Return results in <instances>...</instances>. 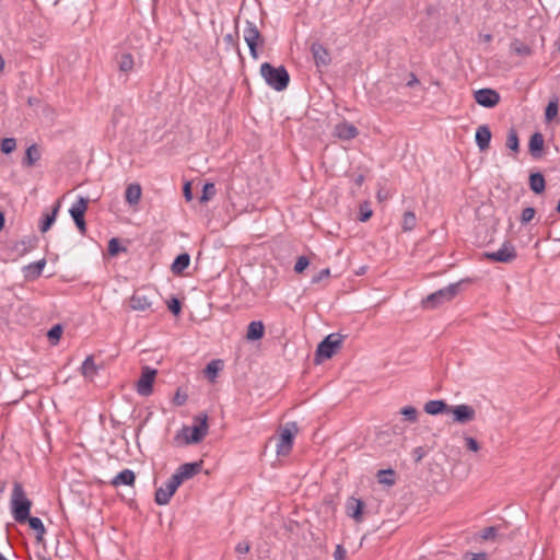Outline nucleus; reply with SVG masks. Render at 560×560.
Instances as JSON below:
<instances>
[{
    "label": "nucleus",
    "mask_w": 560,
    "mask_h": 560,
    "mask_svg": "<svg viewBox=\"0 0 560 560\" xmlns=\"http://www.w3.org/2000/svg\"><path fill=\"white\" fill-rule=\"evenodd\" d=\"M215 195V186L212 183H207L203 186L202 195L200 197V202H206L210 200Z\"/></svg>",
    "instance_id": "c03bdc74"
},
{
    "label": "nucleus",
    "mask_w": 560,
    "mask_h": 560,
    "mask_svg": "<svg viewBox=\"0 0 560 560\" xmlns=\"http://www.w3.org/2000/svg\"><path fill=\"white\" fill-rule=\"evenodd\" d=\"M4 65H5L4 59L2 58V56H0V72L3 71Z\"/></svg>",
    "instance_id": "338daca9"
},
{
    "label": "nucleus",
    "mask_w": 560,
    "mask_h": 560,
    "mask_svg": "<svg viewBox=\"0 0 560 560\" xmlns=\"http://www.w3.org/2000/svg\"><path fill=\"white\" fill-rule=\"evenodd\" d=\"M544 143L542 133L535 132L532 135L528 142V151L534 159H540L542 156Z\"/></svg>",
    "instance_id": "a211bd4d"
},
{
    "label": "nucleus",
    "mask_w": 560,
    "mask_h": 560,
    "mask_svg": "<svg viewBox=\"0 0 560 560\" xmlns=\"http://www.w3.org/2000/svg\"><path fill=\"white\" fill-rule=\"evenodd\" d=\"M417 224V217L413 211H406L402 217L401 229L405 232H410Z\"/></svg>",
    "instance_id": "72a5a7b5"
},
{
    "label": "nucleus",
    "mask_w": 560,
    "mask_h": 560,
    "mask_svg": "<svg viewBox=\"0 0 560 560\" xmlns=\"http://www.w3.org/2000/svg\"><path fill=\"white\" fill-rule=\"evenodd\" d=\"M365 504L362 500L354 497L348 498L346 502V513L349 517L353 518L357 523L363 521V509Z\"/></svg>",
    "instance_id": "dca6fc26"
},
{
    "label": "nucleus",
    "mask_w": 560,
    "mask_h": 560,
    "mask_svg": "<svg viewBox=\"0 0 560 560\" xmlns=\"http://www.w3.org/2000/svg\"><path fill=\"white\" fill-rule=\"evenodd\" d=\"M342 340L343 337L340 334L328 335L317 347L315 362L320 363L323 359H330L341 347Z\"/></svg>",
    "instance_id": "39448f33"
},
{
    "label": "nucleus",
    "mask_w": 560,
    "mask_h": 560,
    "mask_svg": "<svg viewBox=\"0 0 560 560\" xmlns=\"http://www.w3.org/2000/svg\"><path fill=\"white\" fill-rule=\"evenodd\" d=\"M510 47L512 52L518 56L526 57L533 54V49L527 44L521 42L520 39L512 40Z\"/></svg>",
    "instance_id": "2f4dec72"
},
{
    "label": "nucleus",
    "mask_w": 560,
    "mask_h": 560,
    "mask_svg": "<svg viewBox=\"0 0 560 560\" xmlns=\"http://www.w3.org/2000/svg\"><path fill=\"white\" fill-rule=\"evenodd\" d=\"M476 143L481 151L489 148L491 141V131L487 125H481L476 130Z\"/></svg>",
    "instance_id": "6ab92c4d"
},
{
    "label": "nucleus",
    "mask_w": 560,
    "mask_h": 560,
    "mask_svg": "<svg viewBox=\"0 0 560 560\" xmlns=\"http://www.w3.org/2000/svg\"><path fill=\"white\" fill-rule=\"evenodd\" d=\"M265 326L260 320L250 322L247 327L246 338L252 341L259 340L264 337Z\"/></svg>",
    "instance_id": "5701e85b"
},
{
    "label": "nucleus",
    "mask_w": 560,
    "mask_h": 560,
    "mask_svg": "<svg viewBox=\"0 0 560 560\" xmlns=\"http://www.w3.org/2000/svg\"><path fill=\"white\" fill-rule=\"evenodd\" d=\"M208 416L198 413L194 417V425H184L175 435V441L185 445L200 443L208 434Z\"/></svg>",
    "instance_id": "f257e3e1"
},
{
    "label": "nucleus",
    "mask_w": 560,
    "mask_h": 560,
    "mask_svg": "<svg viewBox=\"0 0 560 560\" xmlns=\"http://www.w3.org/2000/svg\"><path fill=\"white\" fill-rule=\"evenodd\" d=\"M412 455H413L415 462L419 463L424 456V451L421 446L416 447L412 452Z\"/></svg>",
    "instance_id": "13d9d810"
},
{
    "label": "nucleus",
    "mask_w": 560,
    "mask_h": 560,
    "mask_svg": "<svg viewBox=\"0 0 560 560\" xmlns=\"http://www.w3.org/2000/svg\"><path fill=\"white\" fill-rule=\"evenodd\" d=\"M448 412L453 413L454 422L460 424L469 423L476 419V410L466 404L451 406Z\"/></svg>",
    "instance_id": "4468645a"
},
{
    "label": "nucleus",
    "mask_w": 560,
    "mask_h": 560,
    "mask_svg": "<svg viewBox=\"0 0 560 560\" xmlns=\"http://www.w3.org/2000/svg\"><path fill=\"white\" fill-rule=\"evenodd\" d=\"M190 262V256L187 253L179 254L172 264V271L175 275L182 273Z\"/></svg>",
    "instance_id": "cd10ccee"
},
{
    "label": "nucleus",
    "mask_w": 560,
    "mask_h": 560,
    "mask_svg": "<svg viewBox=\"0 0 560 560\" xmlns=\"http://www.w3.org/2000/svg\"><path fill=\"white\" fill-rule=\"evenodd\" d=\"M118 68L121 72H129L133 68V58L131 54H122L118 62Z\"/></svg>",
    "instance_id": "4c0bfd02"
},
{
    "label": "nucleus",
    "mask_w": 560,
    "mask_h": 560,
    "mask_svg": "<svg viewBox=\"0 0 560 560\" xmlns=\"http://www.w3.org/2000/svg\"><path fill=\"white\" fill-rule=\"evenodd\" d=\"M465 442L467 448L471 452H477L480 448L479 443L471 436H466Z\"/></svg>",
    "instance_id": "3c124183"
},
{
    "label": "nucleus",
    "mask_w": 560,
    "mask_h": 560,
    "mask_svg": "<svg viewBox=\"0 0 560 560\" xmlns=\"http://www.w3.org/2000/svg\"><path fill=\"white\" fill-rule=\"evenodd\" d=\"M224 42L228 43V44H233L234 43V37L232 34H226L224 36Z\"/></svg>",
    "instance_id": "680f3d73"
},
{
    "label": "nucleus",
    "mask_w": 560,
    "mask_h": 560,
    "mask_svg": "<svg viewBox=\"0 0 560 560\" xmlns=\"http://www.w3.org/2000/svg\"><path fill=\"white\" fill-rule=\"evenodd\" d=\"M311 52L317 68L327 67L331 62L330 54L320 43H313Z\"/></svg>",
    "instance_id": "f3484780"
},
{
    "label": "nucleus",
    "mask_w": 560,
    "mask_h": 560,
    "mask_svg": "<svg viewBox=\"0 0 560 560\" xmlns=\"http://www.w3.org/2000/svg\"><path fill=\"white\" fill-rule=\"evenodd\" d=\"M395 476H396V472L392 468L381 469L377 471V481L381 485L392 487L396 482Z\"/></svg>",
    "instance_id": "c756f323"
},
{
    "label": "nucleus",
    "mask_w": 560,
    "mask_h": 560,
    "mask_svg": "<svg viewBox=\"0 0 560 560\" xmlns=\"http://www.w3.org/2000/svg\"><path fill=\"white\" fill-rule=\"evenodd\" d=\"M359 131L352 124L342 122L336 126V135L339 139L350 140L358 136Z\"/></svg>",
    "instance_id": "aec40b11"
},
{
    "label": "nucleus",
    "mask_w": 560,
    "mask_h": 560,
    "mask_svg": "<svg viewBox=\"0 0 560 560\" xmlns=\"http://www.w3.org/2000/svg\"><path fill=\"white\" fill-rule=\"evenodd\" d=\"M535 214H536V210L533 207H527V208L523 209V211L521 213V223L522 224L529 223L534 219Z\"/></svg>",
    "instance_id": "49530a36"
},
{
    "label": "nucleus",
    "mask_w": 560,
    "mask_h": 560,
    "mask_svg": "<svg viewBox=\"0 0 560 560\" xmlns=\"http://www.w3.org/2000/svg\"><path fill=\"white\" fill-rule=\"evenodd\" d=\"M363 180H364V176H363V175H359V176L355 178V183H357L358 185H361V184L363 183Z\"/></svg>",
    "instance_id": "69168bd1"
},
{
    "label": "nucleus",
    "mask_w": 560,
    "mask_h": 560,
    "mask_svg": "<svg viewBox=\"0 0 560 560\" xmlns=\"http://www.w3.org/2000/svg\"><path fill=\"white\" fill-rule=\"evenodd\" d=\"M372 217V210L369 209V208H363L361 207L360 208V217H359V220L361 222H365L368 221L370 218Z\"/></svg>",
    "instance_id": "5fc2aeb1"
},
{
    "label": "nucleus",
    "mask_w": 560,
    "mask_h": 560,
    "mask_svg": "<svg viewBox=\"0 0 560 560\" xmlns=\"http://www.w3.org/2000/svg\"><path fill=\"white\" fill-rule=\"evenodd\" d=\"M296 431L298 429L294 422L288 423L287 427L281 431L280 438L277 442L278 456H287L290 454Z\"/></svg>",
    "instance_id": "1a4fd4ad"
},
{
    "label": "nucleus",
    "mask_w": 560,
    "mask_h": 560,
    "mask_svg": "<svg viewBox=\"0 0 560 560\" xmlns=\"http://www.w3.org/2000/svg\"><path fill=\"white\" fill-rule=\"evenodd\" d=\"M260 75L267 85L278 92L285 90L290 82L289 72L283 66L273 67L269 62L261 63Z\"/></svg>",
    "instance_id": "f03ea898"
},
{
    "label": "nucleus",
    "mask_w": 560,
    "mask_h": 560,
    "mask_svg": "<svg viewBox=\"0 0 560 560\" xmlns=\"http://www.w3.org/2000/svg\"><path fill=\"white\" fill-rule=\"evenodd\" d=\"M465 280L451 283L445 288H442L422 300V307L425 310H433L440 305L453 300L459 292L460 285Z\"/></svg>",
    "instance_id": "20e7f679"
},
{
    "label": "nucleus",
    "mask_w": 560,
    "mask_h": 560,
    "mask_svg": "<svg viewBox=\"0 0 560 560\" xmlns=\"http://www.w3.org/2000/svg\"><path fill=\"white\" fill-rule=\"evenodd\" d=\"M59 209H60V202L57 201L55 203V206L52 207L51 212L44 214L43 221H42V223L39 225V230H40L42 233L47 232L51 228V225L56 221V218H57V214L59 212Z\"/></svg>",
    "instance_id": "bb28decb"
},
{
    "label": "nucleus",
    "mask_w": 560,
    "mask_h": 560,
    "mask_svg": "<svg viewBox=\"0 0 560 560\" xmlns=\"http://www.w3.org/2000/svg\"><path fill=\"white\" fill-rule=\"evenodd\" d=\"M482 39H483V42L489 43V42L492 40V35L491 34H485L482 36Z\"/></svg>",
    "instance_id": "0e129e2a"
},
{
    "label": "nucleus",
    "mask_w": 560,
    "mask_h": 560,
    "mask_svg": "<svg viewBox=\"0 0 560 560\" xmlns=\"http://www.w3.org/2000/svg\"><path fill=\"white\" fill-rule=\"evenodd\" d=\"M30 527L36 532V539L37 541H42L43 537L46 533L45 526L39 517L36 516H30L28 520H26Z\"/></svg>",
    "instance_id": "7c9ffc66"
},
{
    "label": "nucleus",
    "mask_w": 560,
    "mask_h": 560,
    "mask_svg": "<svg viewBox=\"0 0 560 560\" xmlns=\"http://www.w3.org/2000/svg\"><path fill=\"white\" fill-rule=\"evenodd\" d=\"M450 407L444 400H429L424 404L423 410L431 416L448 412Z\"/></svg>",
    "instance_id": "412c9836"
},
{
    "label": "nucleus",
    "mask_w": 560,
    "mask_h": 560,
    "mask_svg": "<svg viewBox=\"0 0 560 560\" xmlns=\"http://www.w3.org/2000/svg\"><path fill=\"white\" fill-rule=\"evenodd\" d=\"M81 371H82V374L85 376V377H90L92 378L96 372H97V366L94 362V359L92 355H89L82 363V366H81Z\"/></svg>",
    "instance_id": "473e14b6"
},
{
    "label": "nucleus",
    "mask_w": 560,
    "mask_h": 560,
    "mask_svg": "<svg viewBox=\"0 0 560 560\" xmlns=\"http://www.w3.org/2000/svg\"><path fill=\"white\" fill-rule=\"evenodd\" d=\"M488 556L486 552L470 553L465 557V560H487Z\"/></svg>",
    "instance_id": "6e6d98bb"
},
{
    "label": "nucleus",
    "mask_w": 560,
    "mask_h": 560,
    "mask_svg": "<svg viewBox=\"0 0 560 560\" xmlns=\"http://www.w3.org/2000/svg\"><path fill=\"white\" fill-rule=\"evenodd\" d=\"M400 413L409 422H416L418 420V411L412 406H406V407L401 408Z\"/></svg>",
    "instance_id": "79ce46f5"
},
{
    "label": "nucleus",
    "mask_w": 560,
    "mask_h": 560,
    "mask_svg": "<svg viewBox=\"0 0 560 560\" xmlns=\"http://www.w3.org/2000/svg\"><path fill=\"white\" fill-rule=\"evenodd\" d=\"M136 475L130 469H124L119 474L115 476L112 481V485L115 487L118 486H132L135 483Z\"/></svg>",
    "instance_id": "b1692460"
},
{
    "label": "nucleus",
    "mask_w": 560,
    "mask_h": 560,
    "mask_svg": "<svg viewBox=\"0 0 560 560\" xmlns=\"http://www.w3.org/2000/svg\"><path fill=\"white\" fill-rule=\"evenodd\" d=\"M40 159V153L36 144H32L26 149L23 165L31 167Z\"/></svg>",
    "instance_id": "c85d7f7f"
},
{
    "label": "nucleus",
    "mask_w": 560,
    "mask_h": 560,
    "mask_svg": "<svg viewBox=\"0 0 560 560\" xmlns=\"http://www.w3.org/2000/svg\"><path fill=\"white\" fill-rule=\"evenodd\" d=\"M558 115V98L553 97L549 101L546 110L545 117L547 121H551Z\"/></svg>",
    "instance_id": "ea45409f"
},
{
    "label": "nucleus",
    "mask_w": 560,
    "mask_h": 560,
    "mask_svg": "<svg viewBox=\"0 0 560 560\" xmlns=\"http://www.w3.org/2000/svg\"><path fill=\"white\" fill-rule=\"evenodd\" d=\"M500 526H489L483 528L479 534V538L482 540L495 539L499 537Z\"/></svg>",
    "instance_id": "58836bf2"
},
{
    "label": "nucleus",
    "mask_w": 560,
    "mask_h": 560,
    "mask_svg": "<svg viewBox=\"0 0 560 560\" xmlns=\"http://www.w3.org/2000/svg\"><path fill=\"white\" fill-rule=\"evenodd\" d=\"M202 469V462L195 463H185L180 465L176 472L173 475L177 478L178 482L182 485L184 480L190 479L197 474H199Z\"/></svg>",
    "instance_id": "2eb2a0df"
},
{
    "label": "nucleus",
    "mask_w": 560,
    "mask_h": 560,
    "mask_svg": "<svg viewBox=\"0 0 560 560\" xmlns=\"http://www.w3.org/2000/svg\"><path fill=\"white\" fill-rule=\"evenodd\" d=\"M0 560H8V559L0 552Z\"/></svg>",
    "instance_id": "774afa93"
},
{
    "label": "nucleus",
    "mask_w": 560,
    "mask_h": 560,
    "mask_svg": "<svg viewBox=\"0 0 560 560\" xmlns=\"http://www.w3.org/2000/svg\"><path fill=\"white\" fill-rule=\"evenodd\" d=\"M244 39L249 48V54L253 59H258L257 47L264 44V37L261 36L256 24L252 21H246L244 28Z\"/></svg>",
    "instance_id": "6e6552de"
},
{
    "label": "nucleus",
    "mask_w": 560,
    "mask_h": 560,
    "mask_svg": "<svg viewBox=\"0 0 560 560\" xmlns=\"http://www.w3.org/2000/svg\"><path fill=\"white\" fill-rule=\"evenodd\" d=\"M347 550L341 545H337L336 550L334 552L335 560H345Z\"/></svg>",
    "instance_id": "864d4df0"
},
{
    "label": "nucleus",
    "mask_w": 560,
    "mask_h": 560,
    "mask_svg": "<svg viewBox=\"0 0 560 560\" xmlns=\"http://www.w3.org/2000/svg\"><path fill=\"white\" fill-rule=\"evenodd\" d=\"M158 371L150 366H143L140 378L137 382V393L141 396H149L153 392V382Z\"/></svg>",
    "instance_id": "9b49d317"
},
{
    "label": "nucleus",
    "mask_w": 560,
    "mask_h": 560,
    "mask_svg": "<svg viewBox=\"0 0 560 560\" xmlns=\"http://www.w3.org/2000/svg\"><path fill=\"white\" fill-rule=\"evenodd\" d=\"M45 266L46 260L44 258L35 262L28 264L23 268L25 278L32 280L38 278L42 275Z\"/></svg>",
    "instance_id": "4be33fe9"
},
{
    "label": "nucleus",
    "mask_w": 560,
    "mask_h": 560,
    "mask_svg": "<svg viewBox=\"0 0 560 560\" xmlns=\"http://www.w3.org/2000/svg\"><path fill=\"white\" fill-rule=\"evenodd\" d=\"M529 188L535 194H541L546 189V180L540 172L530 173L529 175Z\"/></svg>",
    "instance_id": "a878e982"
},
{
    "label": "nucleus",
    "mask_w": 560,
    "mask_h": 560,
    "mask_svg": "<svg viewBox=\"0 0 560 560\" xmlns=\"http://www.w3.org/2000/svg\"><path fill=\"white\" fill-rule=\"evenodd\" d=\"M36 245V241L34 238L22 240L14 244L13 249L19 252L20 255H25L31 249H33Z\"/></svg>",
    "instance_id": "f704fd0d"
},
{
    "label": "nucleus",
    "mask_w": 560,
    "mask_h": 560,
    "mask_svg": "<svg viewBox=\"0 0 560 560\" xmlns=\"http://www.w3.org/2000/svg\"><path fill=\"white\" fill-rule=\"evenodd\" d=\"M483 257L491 261L509 264L516 259L517 252L510 241H505L498 250L483 253Z\"/></svg>",
    "instance_id": "0eeeda50"
},
{
    "label": "nucleus",
    "mask_w": 560,
    "mask_h": 560,
    "mask_svg": "<svg viewBox=\"0 0 560 560\" xmlns=\"http://www.w3.org/2000/svg\"><path fill=\"white\" fill-rule=\"evenodd\" d=\"M4 223H5L4 213L2 211H0V231L3 229Z\"/></svg>",
    "instance_id": "e2e57ef3"
},
{
    "label": "nucleus",
    "mask_w": 560,
    "mask_h": 560,
    "mask_svg": "<svg viewBox=\"0 0 560 560\" xmlns=\"http://www.w3.org/2000/svg\"><path fill=\"white\" fill-rule=\"evenodd\" d=\"M308 265H310L308 258L305 256H300L298 258V260L295 261L294 271L296 273H301L307 268Z\"/></svg>",
    "instance_id": "de8ad7c7"
},
{
    "label": "nucleus",
    "mask_w": 560,
    "mask_h": 560,
    "mask_svg": "<svg viewBox=\"0 0 560 560\" xmlns=\"http://www.w3.org/2000/svg\"><path fill=\"white\" fill-rule=\"evenodd\" d=\"M127 248L120 245L118 238L113 237L108 242V254L110 256H117L119 253L126 252Z\"/></svg>",
    "instance_id": "a19ab883"
},
{
    "label": "nucleus",
    "mask_w": 560,
    "mask_h": 560,
    "mask_svg": "<svg viewBox=\"0 0 560 560\" xmlns=\"http://www.w3.org/2000/svg\"><path fill=\"white\" fill-rule=\"evenodd\" d=\"M187 400L186 394H180L179 392L176 393L173 401L176 406H183Z\"/></svg>",
    "instance_id": "4d7b16f0"
},
{
    "label": "nucleus",
    "mask_w": 560,
    "mask_h": 560,
    "mask_svg": "<svg viewBox=\"0 0 560 560\" xmlns=\"http://www.w3.org/2000/svg\"><path fill=\"white\" fill-rule=\"evenodd\" d=\"M179 486H180V483L178 482L177 478L172 476L167 480V482L165 483L164 487H160L159 489H156L155 498H154L156 504H159V505L167 504L171 501L172 497L174 495V493L176 492V490L178 489Z\"/></svg>",
    "instance_id": "f8f14e48"
},
{
    "label": "nucleus",
    "mask_w": 560,
    "mask_h": 560,
    "mask_svg": "<svg viewBox=\"0 0 560 560\" xmlns=\"http://www.w3.org/2000/svg\"><path fill=\"white\" fill-rule=\"evenodd\" d=\"M250 550V546L248 542L246 541H242V542H238L235 547V551L238 553V555H246L247 552H249Z\"/></svg>",
    "instance_id": "603ef678"
},
{
    "label": "nucleus",
    "mask_w": 560,
    "mask_h": 560,
    "mask_svg": "<svg viewBox=\"0 0 560 560\" xmlns=\"http://www.w3.org/2000/svg\"><path fill=\"white\" fill-rule=\"evenodd\" d=\"M474 98L478 105L487 108H492L500 103V94L489 88L475 91Z\"/></svg>",
    "instance_id": "ddd939ff"
},
{
    "label": "nucleus",
    "mask_w": 560,
    "mask_h": 560,
    "mask_svg": "<svg viewBox=\"0 0 560 560\" xmlns=\"http://www.w3.org/2000/svg\"><path fill=\"white\" fill-rule=\"evenodd\" d=\"M167 307L168 310L174 314V315H178L182 311V303L178 299L176 298H172L168 302H167Z\"/></svg>",
    "instance_id": "09e8293b"
},
{
    "label": "nucleus",
    "mask_w": 560,
    "mask_h": 560,
    "mask_svg": "<svg viewBox=\"0 0 560 560\" xmlns=\"http://www.w3.org/2000/svg\"><path fill=\"white\" fill-rule=\"evenodd\" d=\"M12 515L18 523H25L28 520L32 502L26 498L21 483L15 482L12 490Z\"/></svg>",
    "instance_id": "7ed1b4c3"
},
{
    "label": "nucleus",
    "mask_w": 560,
    "mask_h": 560,
    "mask_svg": "<svg viewBox=\"0 0 560 560\" xmlns=\"http://www.w3.org/2000/svg\"><path fill=\"white\" fill-rule=\"evenodd\" d=\"M88 203L89 200L86 198L80 197L69 209V213L81 234H85L86 232L84 214L88 210Z\"/></svg>",
    "instance_id": "9d476101"
},
{
    "label": "nucleus",
    "mask_w": 560,
    "mask_h": 560,
    "mask_svg": "<svg viewBox=\"0 0 560 560\" xmlns=\"http://www.w3.org/2000/svg\"><path fill=\"white\" fill-rule=\"evenodd\" d=\"M184 196L188 201L192 199V194H191L189 184H186L184 187Z\"/></svg>",
    "instance_id": "052dcab7"
},
{
    "label": "nucleus",
    "mask_w": 560,
    "mask_h": 560,
    "mask_svg": "<svg viewBox=\"0 0 560 560\" xmlns=\"http://www.w3.org/2000/svg\"><path fill=\"white\" fill-rule=\"evenodd\" d=\"M62 335V327L60 325H55L52 326L48 332H47V337L48 339L51 341V343H56L60 337Z\"/></svg>",
    "instance_id": "a18cd8bd"
},
{
    "label": "nucleus",
    "mask_w": 560,
    "mask_h": 560,
    "mask_svg": "<svg viewBox=\"0 0 560 560\" xmlns=\"http://www.w3.org/2000/svg\"><path fill=\"white\" fill-rule=\"evenodd\" d=\"M222 361L221 360H213L209 362L205 369V375L210 380L214 381V378L218 375V372L221 370Z\"/></svg>",
    "instance_id": "c9c22d12"
},
{
    "label": "nucleus",
    "mask_w": 560,
    "mask_h": 560,
    "mask_svg": "<svg viewBox=\"0 0 560 560\" xmlns=\"http://www.w3.org/2000/svg\"><path fill=\"white\" fill-rule=\"evenodd\" d=\"M419 84V80L415 73H410L409 80L407 82V86L412 88L415 85Z\"/></svg>",
    "instance_id": "bf43d9fd"
},
{
    "label": "nucleus",
    "mask_w": 560,
    "mask_h": 560,
    "mask_svg": "<svg viewBox=\"0 0 560 560\" xmlns=\"http://www.w3.org/2000/svg\"><path fill=\"white\" fill-rule=\"evenodd\" d=\"M142 189L139 184H129L125 191L126 201L130 206L138 205L141 199Z\"/></svg>",
    "instance_id": "393cba45"
},
{
    "label": "nucleus",
    "mask_w": 560,
    "mask_h": 560,
    "mask_svg": "<svg viewBox=\"0 0 560 560\" xmlns=\"http://www.w3.org/2000/svg\"><path fill=\"white\" fill-rule=\"evenodd\" d=\"M158 292L152 289H139L133 292L130 298V307L133 311H148L151 310L154 301L156 300Z\"/></svg>",
    "instance_id": "423d86ee"
},
{
    "label": "nucleus",
    "mask_w": 560,
    "mask_h": 560,
    "mask_svg": "<svg viewBox=\"0 0 560 560\" xmlns=\"http://www.w3.org/2000/svg\"><path fill=\"white\" fill-rule=\"evenodd\" d=\"M16 148V141L14 138H4L1 140V152L4 154H9L13 152Z\"/></svg>",
    "instance_id": "37998d69"
},
{
    "label": "nucleus",
    "mask_w": 560,
    "mask_h": 560,
    "mask_svg": "<svg viewBox=\"0 0 560 560\" xmlns=\"http://www.w3.org/2000/svg\"><path fill=\"white\" fill-rule=\"evenodd\" d=\"M329 276H330L329 268L322 269L319 272H317L315 276H313L312 283H319L322 280L327 279Z\"/></svg>",
    "instance_id": "8fccbe9b"
},
{
    "label": "nucleus",
    "mask_w": 560,
    "mask_h": 560,
    "mask_svg": "<svg viewBox=\"0 0 560 560\" xmlns=\"http://www.w3.org/2000/svg\"><path fill=\"white\" fill-rule=\"evenodd\" d=\"M506 147L514 152H518V150H520L518 135H517L516 130L513 128L510 129L508 132Z\"/></svg>",
    "instance_id": "e433bc0d"
}]
</instances>
